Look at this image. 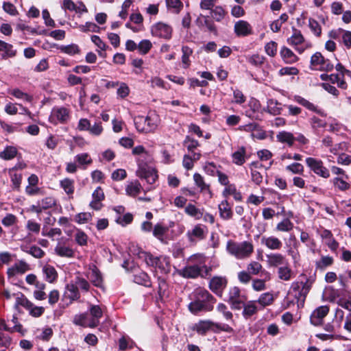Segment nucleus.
I'll return each instance as SVG.
<instances>
[{"label": "nucleus", "mask_w": 351, "mask_h": 351, "mask_svg": "<svg viewBox=\"0 0 351 351\" xmlns=\"http://www.w3.org/2000/svg\"><path fill=\"white\" fill-rule=\"evenodd\" d=\"M214 299L206 290L199 289L195 293V299L189 305V311L196 314L200 311H209L213 308Z\"/></svg>", "instance_id": "nucleus-1"}, {"label": "nucleus", "mask_w": 351, "mask_h": 351, "mask_svg": "<svg viewBox=\"0 0 351 351\" xmlns=\"http://www.w3.org/2000/svg\"><path fill=\"white\" fill-rule=\"evenodd\" d=\"M226 250L236 258L243 260L249 258L252 256L254 251V247L250 241L236 242L230 240L227 243Z\"/></svg>", "instance_id": "nucleus-2"}, {"label": "nucleus", "mask_w": 351, "mask_h": 351, "mask_svg": "<svg viewBox=\"0 0 351 351\" xmlns=\"http://www.w3.org/2000/svg\"><path fill=\"white\" fill-rule=\"evenodd\" d=\"M217 0H202L200 3V8L203 10H211L210 16L201 15L200 18H203L204 23L207 27L208 29L210 32H213L217 34V27L215 25V21H219V12L218 11V7H215L214 10H212L215 3Z\"/></svg>", "instance_id": "nucleus-3"}, {"label": "nucleus", "mask_w": 351, "mask_h": 351, "mask_svg": "<svg viewBox=\"0 0 351 351\" xmlns=\"http://www.w3.org/2000/svg\"><path fill=\"white\" fill-rule=\"evenodd\" d=\"M158 116L152 113L147 117L137 116L134 118V121L136 130L141 132H154L158 126Z\"/></svg>", "instance_id": "nucleus-4"}, {"label": "nucleus", "mask_w": 351, "mask_h": 351, "mask_svg": "<svg viewBox=\"0 0 351 351\" xmlns=\"http://www.w3.org/2000/svg\"><path fill=\"white\" fill-rule=\"evenodd\" d=\"M203 258L200 255H193L189 258V265L184 267L181 271L180 274L188 278H195L197 277L203 267Z\"/></svg>", "instance_id": "nucleus-5"}, {"label": "nucleus", "mask_w": 351, "mask_h": 351, "mask_svg": "<svg viewBox=\"0 0 351 351\" xmlns=\"http://www.w3.org/2000/svg\"><path fill=\"white\" fill-rule=\"evenodd\" d=\"M13 295L16 297L14 304L16 309H17L19 306H21L27 309L29 311V314L34 317H39L44 313V307L35 306L22 293L19 292L16 294H13Z\"/></svg>", "instance_id": "nucleus-6"}, {"label": "nucleus", "mask_w": 351, "mask_h": 351, "mask_svg": "<svg viewBox=\"0 0 351 351\" xmlns=\"http://www.w3.org/2000/svg\"><path fill=\"white\" fill-rule=\"evenodd\" d=\"M70 110L63 106H55L52 108L49 120L54 124H65L70 119Z\"/></svg>", "instance_id": "nucleus-7"}, {"label": "nucleus", "mask_w": 351, "mask_h": 351, "mask_svg": "<svg viewBox=\"0 0 351 351\" xmlns=\"http://www.w3.org/2000/svg\"><path fill=\"white\" fill-rule=\"evenodd\" d=\"M310 67L313 70L330 71L334 66L321 53L316 52L311 56Z\"/></svg>", "instance_id": "nucleus-8"}, {"label": "nucleus", "mask_w": 351, "mask_h": 351, "mask_svg": "<svg viewBox=\"0 0 351 351\" xmlns=\"http://www.w3.org/2000/svg\"><path fill=\"white\" fill-rule=\"evenodd\" d=\"M306 164L308 167L316 175L323 178H328L330 177V171L328 168L324 167L322 160L308 157L306 158Z\"/></svg>", "instance_id": "nucleus-9"}, {"label": "nucleus", "mask_w": 351, "mask_h": 351, "mask_svg": "<svg viewBox=\"0 0 351 351\" xmlns=\"http://www.w3.org/2000/svg\"><path fill=\"white\" fill-rule=\"evenodd\" d=\"M233 309H241L246 298L241 294L239 287H234L230 289L227 298L226 299Z\"/></svg>", "instance_id": "nucleus-10"}, {"label": "nucleus", "mask_w": 351, "mask_h": 351, "mask_svg": "<svg viewBox=\"0 0 351 351\" xmlns=\"http://www.w3.org/2000/svg\"><path fill=\"white\" fill-rule=\"evenodd\" d=\"M80 298V293L77 287H76V285H74L73 282L67 284L62 298V302L64 304L69 306Z\"/></svg>", "instance_id": "nucleus-11"}, {"label": "nucleus", "mask_w": 351, "mask_h": 351, "mask_svg": "<svg viewBox=\"0 0 351 351\" xmlns=\"http://www.w3.org/2000/svg\"><path fill=\"white\" fill-rule=\"evenodd\" d=\"M136 176L140 178L145 179L149 184H154L158 178L156 169L149 165H141V168L136 171Z\"/></svg>", "instance_id": "nucleus-12"}, {"label": "nucleus", "mask_w": 351, "mask_h": 351, "mask_svg": "<svg viewBox=\"0 0 351 351\" xmlns=\"http://www.w3.org/2000/svg\"><path fill=\"white\" fill-rule=\"evenodd\" d=\"M151 32L154 36L169 39L171 36L172 28L168 24L158 22L152 27Z\"/></svg>", "instance_id": "nucleus-13"}, {"label": "nucleus", "mask_w": 351, "mask_h": 351, "mask_svg": "<svg viewBox=\"0 0 351 351\" xmlns=\"http://www.w3.org/2000/svg\"><path fill=\"white\" fill-rule=\"evenodd\" d=\"M207 229L205 226L197 224L186 232V237L191 243H196L197 241L205 238Z\"/></svg>", "instance_id": "nucleus-14"}, {"label": "nucleus", "mask_w": 351, "mask_h": 351, "mask_svg": "<svg viewBox=\"0 0 351 351\" xmlns=\"http://www.w3.org/2000/svg\"><path fill=\"white\" fill-rule=\"evenodd\" d=\"M221 184L226 186L223 191L224 197H227L229 195H232L237 200L241 199V195L237 191L236 186L234 184H229L228 177L223 173H221Z\"/></svg>", "instance_id": "nucleus-15"}, {"label": "nucleus", "mask_w": 351, "mask_h": 351, "mask_svg": "<svg viewBox=\"0 0 351 351\" xmlns=\"http://www.w3.org/2000/svg\"><path fill=\"white\" fill-rule=\"evenodd\" d=\"M328 311L329 308L327 306H321L317 308L311 315V323L314 326L321 325L324 318L328 315Z\"/></svg>", "instance_id": "nucleus-16"}, {"label": "nucleus", "mask_w": 351, "mask_h": 351, "mask_svg": "<svg viewBox=\"0 0 351 351\" xmlns=\"http://www.w3.org/2000/svg\"><path fill=\"white\" fill-rule=\"evenodd\" d=\"M267 263L269 267H279L287 265L288 261L285 256L280 253H271L266 255Z\"/></svg>", "instance_id": "nucleus-17"}, {"label": "nucleus", "mask_w": 351, "mask_h": 351, "mask_svg": "<svg viewBox=\"0 0 351 351\" xmlns=\"http://www.w3.org/2000/svg\"><path fill=\"white\" fill-rule=\"evenodd\" d=\"M93 317L89 313L75 315L73 317V324L83 327L95 328L97 326V324H92Z\"/></svg>", "instance_id": "nucleus-18"}, {"label": "nucleus", "mask_w": 351, "mask_h": 351, "mask_svg": "<svg viewBox=\"0 0 351 351\" xmlns=\"http://www.w3.org/2000/svg\"><path fill=\"white\" fill-rule=\"evenodd\" d=\"M234 32L238 36H247L252 34V27L246 21L240 20L234 24Z\"/></svg>", "instance_id": "nucleus-19"}, {"label": "nucleus", "mask_w": 351, "mask_h": 351, "mask_svg": "<svg viewBox=\"0 0 351 351\" xmlns=\"http://www.w3.org/2000/svg\"><path fill=\"white\" fill-rule=\"evenodd\" d=\"M86 278L95 287H101L103 279L101 274L96 266L93 265L89 271L86 273Z\"/></svg>", "instance_id": "nucleus-20"}, {"label": "nucleus", "mask_w": 351, "mask_h": 351, "mask_svg": "<svg viewBox=\"0 0 351 351\" xmlns=\"http://www.w3.org/2000/svg\"><path fill=\"white\" fill-rule=\"evenodd\" d=\"M261 242L262 245L271 250H278L282 247V241L274 236H264L261 238Z\"/></svg>", "instance_id": "nucleus-21"}, {"label": "nucleus", "mask_w": 351, "mask_h": 351, "mask_svg": "<svg viewBox=\"0 0 351 351\" xmlns=\"http://www.w3.org/2000/svg\"><path fill=\"white\" fill-rule=\"evenodd\" d=\"M169 231V228L161 223H156L152 231L153 236L162 243H166L165 235Z\"/></svg>", "instance_id": "nucleus-22"}, {"label": "nucleus", "mask_w": 351, "mask_h": 351, "mask_svg": "<svg viewBox=\"0 0 351 351\" xmlns=\"http://www.w3.org/2000/svg\"><path fill=\"white\" fill-rule=\"evenodd\" d=\"M0 51H2V58L8 59L14 58L16 55V49L12 45L0 40Z\"/></svg>", "instance_id": "nucleus-23"}, {"label": "nucleus", "mask_w": 351, "mask_h": 351, "mask_svg": "<svg viewBox=\"0 0 351 351\" xmlns=\"http://www.w3.org/2000/svg\"><path fill=\"white\" fill-rule=\"evenodd\" d=\"M277 275L278 278L283 281H289L293 278V272L289 265V262L287 265H284L278 268Z\"/></svg>", "instance_id": "nucleus-24"}, {"label": "nucleus", "mask_w": 351, "mask_h": 351, "mask_svg": "<svg viewBox=\"0 0 351 351\" xmlns=\"http://www.w3.org/2000/svg\"><path fill=\"white\" fill-rule=\"evenodd\" d=\"M280 54L286 64H293L299 60L298 57L287 47H282Z\"/></svg>", "instance_id": "nucleus-25"}, {"label": "nucleus", "mask_w": 351, "mask_h": 351, "mask_svg": "<svg viewBox=\"0 0 351 351\" xmlns=\"http://www.w3.org/2000/svg\"><path fill=\"white\" fill-rule=\"evenodd\" d=\"M43 273L46 281L49 283H53L58 278V272L56 269L50 265H46L43 267Z\"/></svg>", "instance_id": "nucleus-26"}, {"label": "nucleus", "mask_w": 351, "mask_h": 351, "mask_svg": "<svg viewBox=\"0 0 351 351\" xmlns=\"http://www.w3.org/2000/svg\"><path fill=\"white\" fill-rule=\"evenodd\" d=\"M282 110L281 104L277 100L270 99L267 102V107L265 111L272 115L280 114Z\"/></svg>", "instance_id": "nucleus-27"}, {"label": "nucleus", "mask_w": 351, "mask_h": 351, "mask_svg": "<svg viewBox=\"0 0 351 351\" xmlns=\"http://www.w3.org/2000/svg\"><path fill=\"white\" fill-rule=\"evenodd\" d=\"M277 141L281 143H287L289 147L293 146L295 137L291 132L287 131L279 132L276 135Z\"/></svg>", "instance_id": "nucleus-28"}, {"label": "nucleus", "mask_w": 351, "mask_h": 351, "mask_svg": "<svg viewBox=\"0 0 351 351\" xmlns=\"http://www.w3.org/2000/svg\"><path fill=\"white\" fill-rule=\"evenodd\" d=\"M200 152H194L193 154H188L184 155L182 164L186 169H191L193 167L194 161H197L200 158Z\"/></svg>", "instance_id": "nucleus-29"}, {"label": "nucleus", "mask_w": 351, "mask_h": 351, "mask_svg": "<svg viewBox=\"0 0 351 351\" xmlns=\"http://www.w3.org/2000/svg\"><path fill=\"white\" fill-rule=\"evenodd\" d=\"M88 311L93 319L92 320L91 323L93 324H97L98 326L99 324V320L103 316V311L99 305L90 304Z\"/></svg>", "instance_id": "nucleus-30"}, {"label": "nucleus", "mask_w": 351, "mask_h": 351, "mask_svg": "<svg viewBox=\"0 0 351 351\" xmlns=\"http://www.w3.org/2000/svg\"><path fill=\"white\" fill-rule=\"evenodd\" d=\"M295 101L296 102H298V104H300V105L303 106L304 107L306 108L308 110L315 112L321 115H324V112L320 109H319L313 103L310 102L309 101L306 100V99H304L300 96H295Z\"/></svg>", "instance_id": "nucleus-31"}, {"label": "nucleus", "mask_w": 351, "mask_h": 351, "mask_svg": "<svg viewBox=\"0 0 351 351\" xmlns=\"http://www.w3.org/2000/svg\"><path fill=\"white\" fill-rule=\"evenodd\" d=\"M54 250L56 254L61 257L72 258L75 254L72 248L61 244L57 245Z\"/></svg>", "instance_id": "nucleus-32"}, {"label": "nucleus", "mask_w": 351, "mask_h": 351, "mask_svg": "<svg viewBox=\"0 0 351 351\" xmlns=\"http://www.w3.org/2000/svg\"><path fill=\"white\" fill-rule=\"evenodd\" d=\"M312 284L313 282L308 278H306L305 282L302 281V289L299 293L295 295V298L298 299V300H301L302 302L304 301L306 295L311 288Z\"/></svg>", "instance_id": "nucleus-33"}, {"label": "nucleus", "mask_w": 351, "mask_h": 351, "mask_svg": "<svg viewBox=\"0 0 351 351\" xmlns=\"http://www.w3.org/2000/svg\"><path fill=\"white\" fill-rule=\"evenodd\" d=\"M293 34L287 39V43L290 45L297 46L304 43V38L301 32L293 27Z\"/></svg>", "instance_id": "nucleus-34"}, {"label": "nucleus", "mask_w": 351, "mask_h": 351, "mask_svg": "<svg viewBox=\"0 0 351 351\" xmlns=\"http://www.w3.org/2000/svg\"><path fill=\"white\" fill-rule=\"evenodd\" d=\"M142 189V186L138 180L130 182L125 189L126 193L132 197L138 195Z\"/></svg>", "instance_id": "nucleus-35"}, {"label": "nucleus", "mask_w": 351, "mask_h": 351, "mask_svg": "<svg viewBox=\"0 0 351 351\" xmlns=\"http://www.w3.org/2000/svg\"><path fill=\"white\" fill-rule=\"evenodd\" d=\"M247 271L252 275H257L260 272L264 273L265 275L268 276L269 277V274L265 270H263V266L262 265L257 262V261H251L247 265Z\"/></svg>", "instance_id": "nucleus-36"}, {"label": "nucleus", "mask_w": 351, "mask_h": 351, "mask_svg": "<svg viewBox=\"0 0 351 351\" xmlns=\"http://www.w3.org/2000/svg\"><path fill=\"white\" fill-rule=\"evenodd\" d=\"M73 283L74 285H76L78 289L83 292H88L90 289V285L88 280L80 275L75 276Z\"/></svg>", "instance_id": "nucleus-37"}, {"label": "nucleus", "mask_w": 351, "mask_h": 351, "mask_svg": "<svg viewBox=\"0 0 351 351\" xmlns=\"http://www.w3.org/2000/svg\"><path fill=\"white\" fill-rule=\"evenodd\" d=\"M309 123L312 129L316 132H319L320 129L325 128L327 125V123L325 120L319 119L316 116H313L311 117L309 119Z\"/></svg>", "instance_id": "nucleus-38"}, {"label": "nucleus", "mask_w": 351, "mask_h": 351, "mask_svg": "<svg viewBox=\"0 0 351 351\" xmlns=\"http://www.w3.org/2000/svg\"><path fill=\"white\" fill-rule=\"evenodd\" d=\"M60 185L68 195H73L75 191L73 180L64 178L60 181Z\"/></svg>", "instance_id": "nucleus-39"}, {"label": "nucleus", "mask_w": 351, "mask_h": 351, "mask_svg": "<svg viewBox=\"0 0 351 351\" xmlns=\"http://www.w3.org/2000/svg\"><path fill=\"white\" fill-rule=\"evenodd\" d=\"M242 307H243V315L246 319L255 314L257 311V307L254 301H250L247 304L244 303Z\"/></svg>", "instance_id": "nucleus-40"}, {"label": "nucleus", "mask_w": 351, "mask_h": 351, "mask_svg": "<svg viewBox=\"0 0 351 351\" xmlns=\"http://www.w3.org/2000/svg\"><path fill=\"white\" fill-rule=\"evenodd\" d=\"M245 149L243 147H240L237 152L232 154L233 162L237 165H242L245 162Z\"/></svg>", "instance_id": "nucleus-41"}, {"label": "nucleus", "mask_w": 351, "mask_h": 351, "mask_svg": "<svg viewBox=\"0 0 351 351\" xmlns=\"http://www.w3.org/2000/svg\"><path fill=\"white\" fill-rule=\"evenodd\" d=\"M324 295L329 302H334L340 297V291L332 287L326 288Z\"/></svg>", "instance_id": "nucleus-42"}, {"label": "nucleus", "mask_w": 351, "mask_h": 351, "mask_svg": "<svg viewBox=\"0 0 351 351\" xmlns=\"http://www.w3.org/2000/svg\"><path fill=\"white\" fill-rule=\"evenodd\" d=\"M168 10L175 14H178L183 8V3L180 0H165Z\"/></svg>", "instance_id": "nucleus-43"}, {"label": "nucleus", "mask_w": 351, "mask_h": 351, "mask_svg": "<svg viewBox=\"0 0 351 351\" xmlns=\"http://www.w3.org/2000/svg\"><path fill=\"white\" fill-rule=\"evenodd\" d=\"M134 281L137 284L142 285L147 287H151L149 277L145 272H140L139 274L134 275Z\"/></svg>", "instance_id": "nucleus-44"}, {"label": "nucleus", "mask_w": 351, "mask_h": 351, "mask_svg": "<svg viewBox=\"0 0 351 351\" xmlns=\"http://www.w3.org/2000/svg\"><path fill=\"white\" fill-rule=\"evenodd\" d=\"M184 146L186 147L189 154H193L195 152V149L199 146V143L197 141L191 138L190 136H187L184 141Z\"/></svg>", "instance_id": "nucleus-45"}, {"label": "nucleus", "mask_w": 351, "mask_h": 351, "mask_svg": "<svg viewBox=\"0 0 351 351\" xmlns=\"http://www.w3.org/2000/svg\"><path fill=\"white\" fill-rule=\"evenodd\" d=\"M221 217L224 219H229L232 217L233 213L231 209V206L228 204L227 200L221 202Z\"/></svg>", "instance_id": "nucleus-46"}, {"label": "nucleus", "mask_w": 351, "mask_h": 351, "mask_svg": "<svg viewBox=\"0 0 351 351\" xmlns=\"http://www.w3.org/2000/svg\"><path fill=\"white\" fill-rule=\"evenodd\" d=\"M182 63L183 64V67L188 68L191 64L189 57L192 54L193 50L188 46H183L182 47Z\"/></svg>", "instance_id": "nucleus-47"}, {"label": "nucleus", "mask_w": 351, "mask_h": 351, "mask_svg": "<svg viewBox=\"0 0 351 351\" xmlns=\"http://www.w3.org/2000/svg\"><path fill=\"white\" fill-rule=\"evenodd\" d=\"M213 327V324L210 322L201 321L195 325V328L199 334L204 335Z\"/></svg>", "instance_id": "nucleus-48"}, {"label": "nucleus", "mask_w": 351, "mask_h": 351, "mask_svg": "<svg viewBox=\"0 0 351 351\" xmlns=\"http://www.w3.org/2000/svg\"><path fill=\"white\" fill-rule=\"evenodd\" d=\"M152 160L153 158L152 155L148 152H145L136 158L138 169L141 168V165H144V166L149 165V164L152 162Z\"/></svg>", "instance_id": "nucleus-49"}, {"label": "nucleus", "mask_w": 351, "mask_h": 351, "mask_svg": "<svg viewBox=\"0 0 351 351\" xmlns=\"http://www.w3.org/2000/svg\"><path fill=\"white\" fill-rule=\"evenodd\" d=\"M23 326L21 324H15L12 327H10L5 322V319H0V330H5L9 332L15 331L21 332Z\"/></svg>", "instance_id": "nucleus-50"}, {"label": "nucleus", "mask_w": 351, "mask_h": 351, "mask_svg": "<svg viewBox=\"0 0 351 351\" xmlns=\"http://www.w3.org/2000/svg\"><path fill=\"white\" fill-rule=\"evenodd\" d=\"M16 149L14 147L9 146L0 153V157L5 160H11L16 156Z\"/></svg>", "instance_id": "nucleus-51"}, {"label": "nucleus", "mask_w": 351, "mask_h": 351, "mask_svg": "<svg viewBox=\"0 0 351 351\" xmlns=\"http://www.w3.org/2000/svg\"><path fill=\"white\" fill-rule=\"evenodd\" d=\"M293 228V223L289 219H285L277 224L276 229L280 232H289Z\"/></svg>", "instance_id": "nucleus-52"}, {"label": "nucleus", "mask_w": 351, "mask_h": 351, "mask_svg": "<svg viewBox=\"0 0 351 351\" xmlns=\"http://www.w3.org/2000/svg\"><path fill=\"white\" fill-rule=\"evenodd\" d=\"M10 94L17 99H23L27 102H32L33 97L22 90L15 88L10 91Z\"/></svg>", "instance_id": "nucleus-53"}, {"label": "nucleus", "mask_w": 351, "mask_h": 351, "mask_svg": "<svg viewBox=\"0 0 351 351\" xmlns=\"http://www.w3.org/2000/svg\"><path fill=\"white\" fill-rule=\"evenodd\" d=\"M333 258L329 256H324L321 259L316 262V267L319 269H324L326 267L330 266L333 263Z\"/></svg>", "instance_id": "nucleus-54"}, {"label": "nucleus", "mask_w": 351, "mask_h": 351, "mask_svg": "<svg viewBox=\"0 0 351 351\" xmlns=\"http://www.w3.org/2000/svg\"><path fill=\"white\" fill-rule=\"evenodd\" d=\"M23 250L29 254H31L32 256H33L34 257L36 258H43L45 255V252L40 249L39 247H37L36 245H33V246H31L29 247V249H27V247H26V249H23Z\"/></svg>", "instance_id": "nucleus-55"}, {"label": "nucleus", "mask_w": 351, "mask_h": 351, "mask_svg": "<svg viewBox=\"0 0 351 351\" xmlns=\"http://www.w3.org/2000/svg\"><path fill=\"white\" fill-rule=\"evenodd\" d=\"M335 187L340 191H346L350 188V184L343 180L342 178L336 177L331 180Z\"/></svg>", "instance_id": "nucleus-56"}, {"label": "nucleus", "mask_w": 351, "mask_h": 351, "mask_svg": "<svg viewBox=\"0 0 351 351\" xmlns=\"http://www.w3.org/2000/svg\"><path fill=\"white\" fill-rule=\"evenodd\" d=\"M79 29L82 32H99L100 27L92 22H86L85 25H80Z\"/></svg>", "instance_id": "nucleus-57"}, {"label": "nucleus", "mask_w": 351, "mask_h": 351, "mask_svg": "<svg viewBox=\"0 0 351 351\" xmlns=\"http://www.w3.org/2000/svg\"><path fill=\"white\" fill-rule=\"evenodd\" d=\"M74 238L76 243L81 246H84L87 244L88 236L85 232L80 230H77L75 233Z\"/></svg>", "instance_id": "nucleus-58"}, {"label": "nucleus", "mask_w": 351, "mask_h": 351, "mask_svg": "<svg viewBox=\"0 0 351 351\" xmlns=\"http://www.w3.org/2000/svg\"><path fill=\"white\" fill-rule=\"evenodd\" d=\"M41 206V209L47 210L52 208L56 204V200L52 197H46L41 200L38 201Z\"/></svg>", "instance_id": "nucleus-59"}, {"label": "nucleus", "mask_w": 351, "mask_h": 351, "mask_svg": "<svg viewBox=\"0 0 351 351\" xmlns=\"http://www.w3.org/2000/svg\"><path fill=\"white\" fill-rule=\"evenodd\" d=\"M193 180L195 184L200 189L201 191L208 189L209 186L206 184L203 177L199 173H195L193 175Z\"/></svg>", "instance_id": "nucleus-60"}, {"label": "nucleus", "mask_w": 351, "mask_h": 351, "mask_svg": "<svg viewBox=\"0 0 351 351\" xmlns=\"http://www.w3.org/2000/svg\"><path fill=\"white\" fill-rule=\"evenodd\" d=\"M152 47V44L149 40H143L138 45V49L139 52L145 55L149 52Z\"/></svg>", "instance_id": "nucleus-61"}, {"label": "nucleus", "mask_w": 351, "mask_h": 351, "mask_svg": "<svg viewBox=\"0 0 351 351\" xmlns=\"http://www.w3.org/2000/svg\"><path fill=\"white\" fill-rule=\"evenodd\" d=\"M60 49L62 52L71 56L79 53L80 51L79 47L75 44L62 46Z\"/></svg>", "instance_id": "nucleus-62"}, {"label": "nucleus", "mask_w": 351, "mask_h": 351, "mask_svg": "<svg viewBox=\"0 0 351 351\" xmlns=\"http://www.w3.org/2000/svg\"><path fill=\"white\" fill-rule=\"evenodd\" d=\"M274 300L273 295L270 293H265L261 295L258 300V302L262 306H265L269 305Z\"/></svg>", "instance_id": "nucleus-63"}, {"label": "nucleus", "mask_w": 351, "mask_h": 351, "mask_svg": "<svg viewBox=\"0 0 351 351\" xmlns=\"http://www.w3.org/2000/svg\"><path fill=\"white\" fill-rule=\"evenodd\" d=\"M204 170L208 175H217L219 177V171L218 169V167L213 162H207L204 166Z\"/></svg>", "instance_id": "nucleus-64"}]
</instances>
